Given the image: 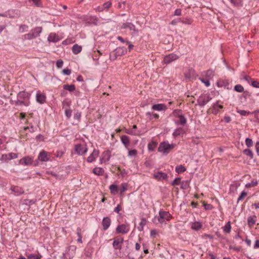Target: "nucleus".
Here are the masks:
<instances>
[{
  "label": "nucleus",
  "instance_id": "obj_1",
  "mask_svg": "<svg viewBox=\"0 0 259 259\" xmlns=\"http://www.w3.org/2000/svg\"><path fill=\"white\" fill-rule=\"evenodd\" d=\"M31 93L25 91L20 92L17 96V100L15 101L16 106H28L30 105Z\"/></svg>",
  "mask_w": 259,
  "mask_h": 259
},
{
  "label": "nucleus",
  "instance_id": "obj_2",
  "mask_svg": "<svg viewBox=\"0 0 259 259\" xmlns=\"http://www.w3.org/2000/svg\"><path fill=\"white\" fill-rule=\"evenodd\" d=\"M175 147V144H169L167 141H163L160 143L158 148V151L166 155Z\"/></svg>",
  "mask_w": 259,
  "mask_h": 259
},
{
  "label": "nucleus",
  "instance_id": "obj_3",
  "mask_svg": "<svg viewBox=\"0 0 259 259\" xmlns=\"http://www.w3.org/2000/svg\"><path fill=\"white\" fill-rule=\"evenodd\" d=\"M127 52V49L124 47H119L116 48L113 52L110 54L109 59L111 61L115 60L118 57L121 56L125 54Z\"/></svg>",
  "mask_w": 259,
  "mask_h": 259
},
{
  "label": "nucleus",
  "instance_id": "obj_4",
  "mask_svg": "<svg viewBox=\"0 0 259 259\" xmlns=\"http://www.w3.org/2000/svg\"><path fill=\"white\" fill-rule=\"evenodd\" d=\"M158 216L155 217L157 218L158 222L159 223H163L165 221H170L172 217L168 211H164L160 209L158 212Z\"/></svg>",
  "mask_w": 259,
  "mask_h": 259
},
{
  "label": "nucleus",
  "instance_id": "obj_5",
  "mask_svg": "<svg viewBox=\"0 0 259 259\" xmlns=\"http://www.w3.org/2000/svg\"><path fill=\"white\" fill-rule=\"evenodd\" d=\"M121 29H128L131 31V34L133 36H138L139 30L136 28L135 25L131 22H125L122 24L121 26Z\"/></svg>",
  "mask_w": 259,
  "mask_h": 259
},
{
  "label": "nucleus",
  "instance_id": "obj_6",
  "mask_svg": "<svg viewBox=\"0 0 259 259\" xmlns=\"http://www.w3.org/2000/svg\"><path fill=\"white\" fill-rule=\"evenodd\" d=\"M212 99L208 94H203L200 96L197 99V103L201 107H203Z\"/></svg>",
  "mask_w": 259,
  "mask_h": 259
},
{
  "label": "nucleus",
  "instance_id": "obj_7",
  "mask_svg": "<svg viewBox=\"0 0 259 259\" xmlns=\"http://www.w3.org/2000/svg\"><path fill=\"white\" fill-rule=\"evenodd\" d=\"M130 230V228L128 225L122 224L117 226L116 228V232L117 234H125L127 233Z\"/></svg>",
  "mask_w": 259,
  "mask_h": 259
},
{
  "label": "nucleus",
  "instance_id": "obj_8",
  "mask_svg": "<svg viewBox=\"0 0 259 259\" xmlns=\"http://www.w3.org/2000/svg\"><path fill=\"white\" fill-rule=\"evenodd\" d=\"M88 148L86 146H83L80 144H76L74 147V150L79 155H83L88 151Z\"/></svg>",
  "mask_w": 259,
  "mask_h": 259
},
{
  "label": "nucleus",
  "instance_id": "obj_9",
  "mask_svg": "<svg viewBox=\"0 0 259 259\" xmlns=\"http://www.w3.org/2000/svg\"><path fill=\"white\" fill-rule=\"evenodd\" d=\"M124 242L125 243L128 244V241L125 240L124 241L123 238H121L120 239H115L112 243L113 247L115 249H118L119 250L122 249L121 244Z\"/></svg>",
  "mask_w": 259,
  "mask_h": 259
},
{
  "label": "nucleus",
  "instance_id": "obj_10",
  "mask_svg": "<svg viewBox=\"0 0 259 259\" xmlns=\"http://www.w3.org/2000/svg\"><path fill=\"white\" fill-rule=\"evenodd\" d=\"M18 157V155L14 153H9L8 154H4L2 155L0 160L7 162L8 160L16 159Z\"/></svg>",
  "mask_w": 259,
  "mask_h": 259
},
{
  "label": "nucleus",
  "instance_id": "obj_11",
  "mask_svg": "<svg viewBox=\"0 0 259 259\" xmlns=\"http://www.w3.org/2000/svg\"><path fill=\"white\" fill-rule=\"evenodd\" d=\"M179 56L174 53L170 54L164 57L163 61L167 64H169L174 61L177 60L179 58Z\"/></svg>",
  "mask_w": 259,
  "mask_h": 259
},
{
  "label": "nucleus",
  "instance_id": "obj_12",
  "mask_svg": "<svg viewBox=\"0 0 259 259\" xmlns=\"http://www.w3.org/2000/svg\"><path fill=\"white\" fill-rule=\"evenodd\" d=\"M37 159L42 162H47L49 160L50 156L47 152L42 150L39 153Z\"/></svg>",
  "mask_w": 259,
  "mask_h": 259
},
{
  "label": "nucleus",
  "instance_id": "obj_13",
  "mask_svg": "<svg viewBox=\"0 0 259 259\" xmlns=\"http://www.w3.org/2000/svg\"><path fill=\"white\" fill-rule=\"evenodd\" d=\"M36 100L37 103L41 104L45 103L46 101V96L45 94L38 91L36 94Z\"/></svg>",
  "mask_w": 259,
  "mask_h": 259
},
{
  "label": "nucleus",
  "instance_id": "obj_14",
  "mask_svg": "<svg viewBox=\"0 0 259 259\" xmlns=\"http://www.w3.org/2000/svg\"><path fill=\"white\" fill-rule=\"evenodd\" d=\"M99 154V150L96 149H94L92 153L87 158V161L89 163L93 162L95 160L96 158L98 156Z\"/></svg>",
  "mask_w": 259,
  "mask_h": 259
},
{
  "label": "nucleus",
  "instance_id": "obj_15",
  "mask_svg": "<svg viewBox=\"0 0 259 259\" xmlns=\"http://www.w3.org/2000/svg\"><path fill=\"white\" fill-rule=\"evenodd\" d=\"M217 84L219 87H224L225 89H227L228 90L232 88V86L228 80H219Z\"/></svg>",
  "mask_w": 259,
  "mask_h": 259
},
{
  "label": "nucleus",
  "instance_id": "obj_16",
  "mask_svg": "<svg viewBox=\"0 0 259 259\" xmlns=\"http://www.w3.org/2000/svg\"><path fill=\"white\" fill-rule=\"evenodd\" d=\"M153 177L159 181H162L165 180L167 178V175L162 171H157L154 172Z\"/></svg>",
  "mask_w": 259,
  "mask_h": 259
},
{
  "label": "nucleus",
  "instance_id": "obj_17",
  "mask_svg": "<svg viewBox=\"0 0 259 259\" xmlns=\"http://www.w3.org/2000/svg\"><path fill=\"white\" fill-rule=\"evenodd\" d=\"M151 109H152V110H153L161 111L166 110L167 109V107L166 105H165L164 104L159 103V104H154L152 106Z\"/></svg>",
  "mask_w": 259,
  "mask_h": 259
},
{
  "label": "nucleus",
  "instance_id": "obj_18",
  "mask_svg": "<svg viewBox=\"0 0 259 259\" xmlns=\"http://www.w3.org/2000/svg\"><path fill=\"white\" fill-rule=\"evenodd\" d=\"M111 223V219L109 217H104L103 219L102 225L104 231L107 230L110 227Z\"/></svg>",
  "mask_w": 259,
  "mask_h": 259
},
{
  "label": "nucleus",
  "instance_id": "obj_19",
  "mask_svg": "<svg viewBox=\"0 0 259 259\" xmlns=\"http://www.w3.org/2000/svg\"><path fill=\"white\" fill-rule=\"evenodd\" d=\"M32 162V158L29 156L24 157L19 160V163L24 165H31Z\"/></svg>",
  "mask_w": 259,
  "mask_h": 259
},
{
  "label": "nucleus",
  "instance_id": "obj_20",
  "mask_svg": "<svg viewBox=\"0 0 259 259\" xmlns=\"http://www.w3.org/2000/svg\"><path fill=\"white\" fill-rule=\"evenodd\" d=\"M11 190L14 192L15 195L19 196L24 193V190L21 187L16 186H13L11 187Z\"/></svg>",
  "mask_w": 259,
  "mask_h": 259
},
{
  "label": "nucleus",
  "instance_id": "obj_21",
  "mask_svg": "<svg viewBox=\"0 0 259 259\" xmlns=\"http://www.w3.org/2000/svg\"><path fill=\"white\" fill-rule=\"evenodd\" d=\"M219 101H217L215 103L213 104L212 106V113L213 114H217L220 110L223 108V106L219 104Z\"/></svg>",
  "mask_w": 259,
  "mask_h": 259
},
{
  "label": "nucleus",
  "instance_id": "obj_22",
  "mask_svg": "<svg viewBox=\"0 0 259 259\" xmlns=\"http://www.w3.org/2000/svg\"><path fill=\"white\" fill-rule=\"evenodd\" d=\"M48 40L50 42H57L60 40L59 36L55 33H51L48 37Z\"/></svg>",
  "mask_w": 259,
  "mask_h": 259
},
{
  "label": "nucleus",
  "instance_id": "obj_23",
  "mask_svg": "<svg viewBox=\"0 0 259 259\" xmlns=\"http://www.w3.org/2000/svg\"><path fill=\"white\" fill-rule=\"evenodd\" d=\"M42 28L41 27H36L31 29L30 31L32 33L34 37L35 38L40 35L42 31Z\"/></svg>",
  "mask_w": 259,
  "mask_h": 259
},
{
  "label": "nucleus",
  "instance_id": "obj_24",
  "mask_svg": "<svg viewBox=\"0 0 259 259\" xmlns=\"http://www.w3.org/2000/svg\"><path fill=\"white\" fill-rule=\"evenodd\" d=\"M111 2L108 1L107 2H106L102 6H98L97 8H96V10L97 11H99V12H102L103 11L104 9H109L111 6Z\"/></svg>",
  "mask_w": 259,
  "mask_h": 259
},
{
  "label": "nucleus",
  "instance_id": "obj_25",
  "mask_svg": "<svg viewBox=\"0 0 259 259\" xmlns=\"http://www.w3.org/2000/svg\"><path fill=\"white\" fill-rule=\"evenodd\" d=\"M120 139L122 143L127 148L130 143L129 137L126 135H122L120 137Z\"/></svg>",
  "mask_w": 259,
  "mask_h": 259
},
{
  "label": "nucleus",
  "instance_id": "obj_26",
  "mask_svg": "<svg viewBox=\"0 0 259 259\" xmlns=\"http://www.w3.org/2000/svg\"><path fill=\"white\" fill-rule=\"evenodd\" d=\"M93 172L97 176H102L104 172V170L103 168L96 167L93 169Z\"/></svg>",
  "mask_w": 259,
  "mask_h": 259
},
{
  "label": "nucleus",
  "instance_id": "obj_27",
  "mask_svg": "<svg viewBox=\"0 0 259 259\" xmlns=\"http://www.w3.org/2000/svg\"><path fill=\"white\" fill-rule=\"evenodd\" d=\"M125 132L127 134L134 136H140L141 135V132L140 131H134L131 128H126Z\"/></svg>",
  "mask_w": 259,
  "mask_h": 259
},
{
  "label": "nucleus",
  "instance_id": "obj_28",
  "mask_svg": "<svg viewBox=\"0 0 259 259\" xmlns=\"http://www.w3.org/2000/svg\"><path fill=\"white\" fill-rule=\"evenodd\" d=\"M157 142L155 141H151L149 142L148 144V150L150 152L154 151L157 145Z\"/></svg>",
  "mask_w": 259,
  "mask_h": 259
},
{
  "label": "nucleus",
  "instance_id": "obj_29",
  "mask_svg": "<svg viewBox=\"0 0 259 259\" xmlns=\"http://www.w3.org/2000/svg\"><path fill=\"white\" fill-rule=\"evenodd\" d=\"M81 50L82 47L78 45L77 44L74 45L72 48V52L74 54H78L81 51Z\"/></svg>",
  "mask_w": 259,
  "mask_h": 259
},
{
  "label": "nucleus",
  "instance_id": "obj_30",
  "mask_svg": "<svg viewBox=\"0 0 259 259\" xmlns=\"http://www.w3.org/2000/svg\"><path fill=\"white\" fill-rule=\"evenodd\" d=\"M190 187V181L184 180L181 183V188L183 190H187Z\"/></svg>",
  "mask_w": 259,
  "mask_h": 259
},
{
  "label": "nucleus",
  "instance_id": "obj_31",
  "mask_svg": "<svg viewBox=\"0 0 259 259\" xmlns=\"http://www.w3.org/2000/svg\"><path fill=\"white\" fill-rule=\"evenodd\" d=\"M183 127H179L176 128L172 133V136L174 138H176L179 136L183 135Z\"/></svg>",
  "mask_w": 259,
  "mask_h": 259
},
{
  "label": "nucleus",
  "instance_id": "obj_32",
  "mask_svg": "<svg viewBox=\"0 0 259 259\" xmlns=\"http://www.w3.org/2000/svg\"><path fill=\"white\" fill-rule=\"evenodd\" d=\"M202 227V225L199 222H195L192 224L191 228L193 230L198 231Z\"/></svg>",
  "mask_w": 259,
  "mask_h": 259
},
{
  "label": "nucleus",
  "instance_id": "obj_33",
  "mask_svg": "<svg viewBox=\"0 0 259 259\" xmlns=\"http://www.w3.org/2000/svg\"><path fill=\"white\" fill-rule=\"evenodd\" d=\"M256 216H250L247 219V224L249 226H252L255 224Z\"/></svg>",
  "mask_w": 259,
  "mask_h": 259
},
{
  "label": "nucleus",
  "instance_id": "obj_34",
  "mask_svg": "<svg viewBox=\"0 0 259 259\" xmlns=\"http://www.w3.org/2000/svg\"><path fill=\"white\" fill-rule=\"evenodd\" d=\"M179 120L178 121L176 122V124L184 125L186 123L187 119L185 118V117L183 115H182V116H180L179 117Z\"/></svg>",
  "mask_w": 259,
  "mask_h": 259
},
{
  "label": "nucleus",
  "instance_id": "obj_35",
  "mask_svg": "<svg viewBox=\"0 0 259 259\" xmlns=\"http://www.w3.org/2000/svg\"><path fill=\"white\" fill-rule=\"evenodd\" d=\"M175 170L178 174H182L186 171V168L183 165L181 164L176 167Z\"/></svg>",
  "mask_w": 259,
  "mask_h": 259
},
{
  "label": "nucleus",
  "instance_id": "obj_36",
  "mask_svg": "<svg viewBox=\"0 0 259 259\" xmlns=\"http://www.w3.org/2000/svg\"><path fill=\"white\" fill-rule=\"evenodd\" d=\"M109 189L111 193L115 195L118 192V188L116 185H111L109 186Z\"/></svg>",
  "mask_w": 259,
  "mask_h": 259
},
{
  "label": "nucleus",
  "instance_id": "obj_37",
  "mask_svg": "<svg viewBox=\"0 0 259 259\" xmlns=\"http://www.w3.org/2000/svg\"><path fill=\"white\" fill-rule=\"evenodd\" d=\"M243 153L250 157V159L253 158V153L252 151L249 149H245L243 151Z\"/></svg>",
  "mask_w": 259,
  "mask_h": 259
},
{
  "label": "nucleus",
  "instance_id": "obj_38",
  "mask_svg": "<svg viewBox=\"0 0 259 259\" xmlns=\"http://www.w3.org/2000/svg\"><path fill=\"white\" fill-rule=\"evenodd\" d=\"M27 259H41L42 255L38 253V254H29L27 255Z\"/></svg>",
  "mask_w": 259,
  "mask_h": 259
},
{
  "label": "nucleus",
  "instance_id": "obj_39",
  "mask_svg": "<svg viewBox=\"0 0 259 259\" xmlns=\"http://www.w3.org/2000/svg\"><path fill=\"white\" fill-rule=\"evenodd\" d=\"M63 89L66 90H67V91H69V92H73L75 90V85L74 84H64L63 85Z\"/></svg>",
  "mask_w": 259,
  "mask_h": 259
},
{
  "label": "nucleus",
  "instance_id": "obj_40",
  "mask_svg": "<svg viewBox=\"0 0 259 259\" xmlns=\"http://www.w3.org/2000/svg\"><path fill=\"white\" fill-rule=\"evenodd\" d=\"M146 224V220L145 218H142L141 220V222L139 224V226L138 227V229L139 231H142L143 230L144 226Z\"/></svg>",
  "mask_w": 259,
  "mask_h": 259
},
{
  "label": "nucleus",
  "instance_id": "obj_41",
  "mask_svg": "<svg viewBox=\"0 0 259 259\" xmlns=\"http://www.w3.org/2000/svg\"><path fill=\"white\" fill-rule=\"evenodd\" d=\"M224 231L227 233H229L231 232V226L230 224V222L229 221L227 223L225 226L223 228Z\"/></svg>",
  "mask_w": 259,
  "mask_h": 259
},
{
  "label": "nucleus",
  "instance_id": "obj_42",
  "mask_svg": "<svg viewBox=\"0 0 259 259\" xmlns=\"http://www.w3.org/2000/svg\"><path fill=\"white\" fill-rule=\"evenodd\" d=\"M258 184V182L256 180H252L250 183H247L245 185L246 188L253 187L256 186Z\"/></svg>",
  "mask_w": 259,
  "mask_h": 259
},
{
  "label": "nucleus",
  "instance_id": "obj_43",
  "mask_svg": "<svg viewBox=\"0 0 259 259\" xmlns=\"http://www.w3.org/2000/svg\"><path fill=\"white\" fill-rule=\"evenodd\" d=\"M205 76L208 79L212 78L213 76V71L212 70L209 69L204 72Z\"/></svg>",
  "mask_w": 259,
  "mask_h": 259
},
{
  "label": "nucleus",
  "instance_id": "obj_44",
  "mask_svg": "<svg viewBox=\"0 0 259 259\" xmlns=\"http://www.w3.org/2000/svg\"><path fill=\"white\" fill-rule=\"evenodd\" d=\"M234 90L235 91L238 93H242L244 92V88L241 84H237L235 85Z\"/></svg>",
  "mask_w": 259,
  "mask_h": 259
},
{
  "label": "nucleus",
  "instance_id": "obj_45",
  "mask_svg": "<svg viewBox=\"0 0 259 259\" xmlns=\"http://www.w3.org/2000/svg\"><path fill=\"white\" fill-rule=\"evenodd\" d=\"M181 179L180 178H176L175 180L171 183V185L173 186H178L181 185Z\"/></svg>",
  "mask_w": 259,
  "mask_h": 259
},
{
  "label": "nucleus",
  "instance_id": "obj_46",
  "mask_svg": "<svg viewBox=\"0 0 259 259\" xmlns=\"http://www.w3.org/2000/svg\"><path fill=\"white\" fill-rule=\"evenodd\" d=\"M76 249V246L75 245H70L68 246V247L67 248L66 251H71L72 252V257H73L75 254V251Z\"/></svg>",
  "mask_w": 259,
  "mask_h": 259
},
{
  "label": "nucleus",
  "instance_id": "obj_47",
  "mask_svg": "<svg viewBox=\"0 0 259 259\" xmlns=\"http://www.w3.org/2000/svg\"><path fill=\"white\" fill-rule=\"evenodd\" d=\"M245 144L248 148H250L253 145V141L249 138H246L245 141Z\"/></svg>",
  "mask_w": 259,
  "mask_h": 259
},
{
  "label": "nucleus",
  "instance_id": "obj_48",
  "mask_svg": "<svg viewBox=\"0 0 259 259\" xmlns=\"http://www.w3.org/2000/svg\"><path fill=\"white\" fill-rule=\"evenodd\" d=\"M247 195V193L245 191H242L239 195L237 199V203L242 199H243Z\"/></svg>",
  "mask_w": 259,
  "mask_h": 259
},
{
  "label": "nucleus",
  "instance_id": "obj_49",
  "mask_svg": "<svg viewBox=\"0 0 259 259\" xmlns=\"http://www.w3.org/2000/svg\"><path fill=\"white\" fill-rule=\"evenodd\" d=\"M24 201V204L25 205L30 206L31 205L34 204L36 202V199H25Z\"/></svg>",
  "mask_w": 259,
  "mask_h": 259
},
{
  "label": "nucleus",
  "instance_id": "obj_50",
  "mask_svg": "<svg viewBox=\"0 0 259 259\" xmlns=\"http://www.w3.org/2000/svg\"><path fill=\"white\" fill-rule=\"evenodd\" d=\"M29 1H32L33 4L37 7H42V4L40 0H29Z\"/></svg>",
  "mask_w": 259,
  "mask_h": 259
},
{
  "label": "nucleus",
  "instance_id": "obj_51",
  "mask_svg": "<svg viewBox=\"0 0 259 259\" xmlns=\"http://www.w3.org/2000/svg\"><path fill=\"white\" fill-rule=\"evenodd\" d=\"M182 110L181 109H175L174 110L172 114L174 116L179 117L180 116H182Z\"/></svg>",
  "mask_w": 259,
  "mask_h": 259
},
{
  "label": "nucleus",
  "instance_id": "obj_52",
  "mask_svg": "<svg viewBox=\"0 0 259 259\" xmlns=\"http://www.w3.org/2000/svg\"><path fill=\"white\" fill-rule=\"evenodd\" d=\"M24 37L25 39H28V40H30V39L35 38L30 31L28 33H27V34H25V35H24Z\"/></svg>",
  "mask_w": 259,
  "mask_h": 259
},
{
  "label": "nucleus",
  "instance_id": "obj_53",
  "mask_svg": "<svg viewBox=\"0 0 259 259\" xmlns=\"http://www.w3.org/2000/svg\"><path fill=\"white\" fill-rule=\"evenodd\" d=\"M230 2L232 4L236 7L240 6L241 5V0H230Z\"/></svg>",
  "mask_w": 259,
  "mask_h": 259
},
{
  "label": "nucleus",
  "instance_id": "obj_54",
  "mask_svg": "<svg viewBox=\"0 0 259 259\" xmlns=\"http://www.w3.org/2000/svg\"><path fill=\"white\" fill-rule=\"evenodd\" d=\"M180 22L185 24L190 25L192 22V20L191 19L189 18L185 19L181 18V20L180 21Z\"/></svg>",
  "mask_w": 259,
  "mask_h": 259
},
{
  "label": "nucleus",
  "instance_id": "obj_55",
  "mask_svg": "<svg viewBox=\"0 0 259 259\" xmlns=\"http://www.w3.org/2000/svg\"><path fill=\"white\" fill-rule=\"evenodd\" d=\"M199 79L202 82L204 83L206 87H208L210 85V84L209 81V79L199 78Z\"/></svg>",
  "mask_w": 259,
  "mask_h": 259
},
{
  "label": "nucleus",
  "instance_id": "obj_56",
  "mask_svg": "<svg viewBox=\"0 0 259 259\" xmlns=\"http://www.w3.org/2000/svg\"><path fill=\"white\" fill-rule=\"evenodd\" d=\"M237 112L239 113L242 116H247L250 113V112H247L244 110H238Z\"/></svg>",
  "mask_w": 259,
  "mask_h": 259
},
{
  "label": "nucleus",
  "instance_id": "obj_57",
  "mask_svg": "<svg viewBox=\"0 0 259 259\" xmlns=\"http://www.w3.org/2000/svg\"><path fill=\"white\" fill-rule=\"evenodd\" d=\"M103 157L102 158V159L106 158V160L107 161H108L110 160V155L108 151L104 152V153H103Z\"/></svg>",
  "mask_w": 259,
  "mask_h": 259
},
{
  "label": "nucleus",
  "instance_id": "obj_58",
  "mask_svg": "<svg viewBox=\"0 0 259 259\" xmlns=\"http://www.w3.org/2000/svg\"><path fill=\"white\" fill-rule=\"evenodd\" d=\"M28 29V26L27 25H21L20 26L19 31L20 32H23L27 31Z\"/></svg>",
  "mask_w": 259,
  "mask_h": 259
},
{
  "label": "nucleus",
  "instance_id": "obj_59",
  "mask_svg": "<svg viewBox=\"0 0 259 259\" xmlns=\"http://www.w3.org/2000/svg\"><path fill=\"white\" fill-rule=\"evenodd\" d=\"M65 114L68 118H70L72 115V110L70 109H66L65 111Z\"/></svg>",
  "mask_w": 259,
  "mask_h": 259
},
{
  "label": "nucleus",
  "instance_id": "obj_60",
  "mask_svg": "<svg viewBox=\"0 0 259 259\" xmlns=\"http://www.w3.org/2000/svg\"><path fill=\"white\" fill-rule=\"evenodd\" d=\"M137 154V151L135 149L129 150L128 156H135Z\"/></svg>",
  "mask_w": 259,
  "mask_h": 259
},
{
  "label": "nucleus",
  "instance_id": "obj_61",
  "mask_svg": "<svg viewBox=\"0 0 259 259\" xmlns=\"http://www.w3.org/2000/svg\"><path fill=\"white\" fill-rule=\"evenodd\" d=\"M250 84L254 88H259V81L256 80L251 81Z\"/></svg>",
  "mask_w": 259,
  "mask_h": 259
},
{
  "label": "nucleus",
  "instance_id": "obj_62",
  "mask_svg": "<svg viewBox=\"0 0 259 259\" xmlns=\"http://www.w3.org/2000/svg\"><path fill=\"white\" fill-rule=\"evenodd\" d=\"M203 206L205 210H211L213 208V206L210 204L203 203Z\"/></svg>",
  "mask_w": 259,
  "mask_h": 259
},
{
  "label": "nucleus",
  "instance_id": "obj_63",
  "mask_svg": "<svg viewBox=\"0 0 259 259\" xmlns=\"http://www.w3.org/2000/svg\"><path fill=\"white\" fill-rule=\"evenodd\" d=\"M71 73V70L68 68H66L62 70V73L65 75H70Z\"/></svg>",
  "mask_w": 259,
  "mask_h": 259
},
{
  "label": "nucleus",
  "instance_id": "obj_64",
  "mask_svg": "<svg viewBox=\"0 0 259 259\" xmlns=\"http://www.w3.org/2000/svg\"><path fill=\"white\" fill-rule=\"evenodd\" d=\"M63 65V61L59 59L56 62V67L58 68H62Z\"/></svg>",
  "mask_w": 259,
  "mask_h": 259
}]
</instances>
